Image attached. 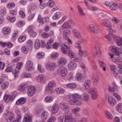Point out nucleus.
I'll use <instances>...</instances> for the list:
<instances>
[{
    "instance_id": "1",
    "label": "nucleus",
    "mask_w": 122,
    "mask_h": 122,
    "mask_svg": "<svg viewBox=\"0 0 122 122\" xmlns=\"http://www.w3.org/2000/svg\"><path fill=\"white\" fill-rule=\"evenodd\" d=\"M69 97L70 99L69 103L71 105H80L81 104V101L79 100L80 99V97L78 94H71L69 96Z\"/></svg>"
},
{
    "instance_id": "2",
    "label": "nucleus",
    "mask_w": 122,
    "mask_h": 122,
    "mask_svg": "<svg viewBox=\"0 0 122 122\" xmlns=\"http://www.w3.org/2000/svg\"><path fill=\"white\" fill-rule=\"evenodd\" d=\"M105 4L107 6L109 7L111 10H114L117 7V4L115 3L106 1L105 3Z\"/></svg>"
},
{
    "instance_id": "3",
    "label": "nucleus",
    "mask_w": 122,
    "mask_h": 122,
    "mask_svg": "<svg viewBox=\"0 0 122 122\" xmlns=\"http://www.w3.org/2000/svg\"><path fill=\"white\" fill-rule=\"evenodd\" d=\"M56 86L55 83L54 82H49L48 86L46 88L45 90L46 91H49L52 93L53 91V88Z\"/></svg>"
},
{
    "instance_id": "4",
    "label": "nucleus",
    "mask_w": 122,
    "mask_h": 122,
    "mask_svg": "<svg viewBox=\"0 0 122 122\" xmlns=\"http://www.w3.org/2000/svg\"><path fill=\"white\" fill-rule=\"evenodd\" d=\"M16 95L15 94H13L11 96L5 94L4 97V99L6 102H8L10 101H12L15 98Z\"/></svg>"
},
{
    "instance_id": "5",
    "label": "nucleus",
    "mask_w": 122,
    "mask_h": 122,
    "mask_svg": "<svg viewBox=\"0 0 122 122\" xmlns=\"http://www.w3.org/2000/svg\"><path fill=\"white\" fill-rule=\"evenodd\" d=\"M76 121V119L73 117L71 113L65 116L64 122H69V121L72 122H75Z\"/></svg>"
},
{
    "instance_id": "6",
    "label": "nucleus",
    "mask_w": 122,
    "mask_h": 122,
    "mask_svg": "<svg viewBox=\"0 0 122 122\" xmlns=\"http://www.w3.org/2000/svg\"><path fill=\"white\" fill-rule=\"evenodd\" d=\"M95 49V50L93 53L94 56L95 57H100L101 53L99 46L98 45H96Z\"/></svg>"
},
{
    "instance_id": "7",
    "label": "nucleus",
    "mask_w": 122,
    "mask_h": 122,
    "mask_svg": "<svg viewBox=\"0 0 122 122\" xmlns=\"http://www.w3.org/2000/svg\"><path fill=\"white\" fill-rule=\"evenodd\" d=\"M35 27L34 26L31 25L28 27V33L32 37H35L36 35V32L33 30V29Z\"/></svg>"
},
{
    "instance_id": "8",
    "label": "nucleus",
    "mask_w": 122,
    "mask_h": 122,
    "mask_svg": "<svg viewBox=\"0 0 122 122\" xmlns=\"http://www.w3.org/2000/svg\"><path fill=\"white\" fill-rule=\"evenodd\" d=\"M45 66L47 70L51 71L54 70L56 67V65L53 63L49 62L46 64Z\"/></svg>"
},
{
    "instance_id": "9",
    "label": "nucleus",
    "mask_w": 122,
    "mask_h": 122,
    "mask_svg": "<svg viewBox=\"0 0 122 122\" xmlns=\"http://www.w3.org/2000/svg\"><path fill=\"white\" fill-rule=\"evenodd\" d=\"M58 74L61 76H65L67 73V70L66 68L64 67H62L59 68L58 70Z\"/></svg>"
},
{
    "instance_id": "10",
    "label": "nucleus",
    "mask_w": 122,
    "mask_h": 122,
    "mask_svg": "<svg viewBox=\"0 0 122 122\" xmlns=\"http://www.w3.org/2000/svg\"><path fill=\"white\" fill-rule=\"evenodd\" d=\"M27 91L28 95L30 97L32 96L35 91V88L34 86H31L28 87Z\"/></svg>"
},
{
    "instance_id": "11",
    "label": "nucleus",
    "mask_w": 122,
    "mask_h": 122,
    "mask_svg": "<svg viewBox=\"0 0 122 122\" xmlns=\"http://www.w3.org/2000/svg\"><path fill=\"white\" fill-rule=\"evenodd\" d=\"M101 25L103 26H105L107 28L111 27L112 25L111 22L108 20H106L101 22Z\"/></svg>"
},
{
    "instance_id": "12",
    "label": "nucleus",
    "mask_w": 122,
    "mask_h": 122,
    "mask_svg": "<svg viewBox=\"0 0 122 122\" xmlns=\"http://www.w3.org/2000/svg\"><path fill=\"white\" fill-rule=\"evenodd\" d=\"M67 45L65 44L64 46L66 47V50L63 47H62L61 48V51L63 54H67L68 51L70 50V47L69 44H67Z\"/></svg>"
},
{
    "instance_id": "13",
    "label": "nucleus",
    "mask_w": 122,
    "mask_h": 122,
    "mask_svg": "<svg viewBox=\"0 0 122 122\" xmlns=\"http://www.w3.org/2000/svg\"><path fill=\"white\" fill-rule=\"evenodd\" d=\"M72 32L74 36L77 38L79 39L81 38V33L77 30L73 29L72 30Z\"/></svg>"
},
{
    "instance_id": "14",
    "label": "nucleus",
    "mask_w": 122,
    "mask_h": 122,
    "mask_svg": "<svg viewBox=\"0 0 122 122\" xmlns=\"http://www.w3.org/2000/svg\"><path fill=\"white\" fill-rule=\"evenodd\" d=\"M70 34V32L69 30H64L63 33V35L64 39L67 40L68 41L70 42L71 40L68 38L67 35Z\"/></svg>"
},
{
    "instance_id": "15",
    "label": "nucleus",
    "mask_w": 122,
    "mask_h": 122,
    "mask_svg": "<svg viewBox=\"0 0 122 122\" xmlns=\"http://www.w3.org/2000/svg\"><path fill=\"white\" fill-rule=\"evenodd\" d=\"M86 41L84 39H81L79 40L77 42H76L75 44V46L76 48L78 49L81 48V46L80 45L81 44Z\"/></svg>"
},
{
    "instance_id": "16",
    "label": "nucleus",
    "mask_w": 122,
    "mask_h": 122,
    "mask_svg": "<svg viewBox=\"0 0 122 122\" xmlns=\"http://www.w3.org/2000/svg\"><path fill=\"white\" fill-rule=\"evenodd\" d=\"M114 40L118 46L122 45V39L120 37H116L114 38Z\"/></svg>"
},
{
    "instance_id": "17",
    "label": "nucleus",
    "mask_w": 122,
    "mask_h": 122,
    "mask_svg": "<svg viewBox=\"0 0 122 122\" xmlns=\"http://www.w3.org/2000/svg\"><path fill=\"white\" fill-rule=\"evenodd\" d=\"M33 66V63L30 61H28L26 62V68L27 70H30L32 68Z\"/></svg>"
},
{
    "instance_id": "18",
    "label": "nucleus",
    "mask_w": 122,
    "mask_h": 122,
    "mask_svg": "<svg viewBox=\"0 0 122 122\" xmlns=\"http://www.w3.org/2000/svg\"><path fill=\"white\" fill-rule=\"evenodd\" d=\"M46 80L45 76L44 75H40L38 77L37 80L38 81L42 83H44Z\"/></svg>"
},
{
    "instance_id": "19",
    "label": "nucleus",
    "mask_w": 122,
    "mask_h": 122,
    "mask_svg": "<svg viewBox=\"0 0 122 122\" xmlns=\"http://www.w3.org/2000/svg\"><path fill=\"white\" fill-rule=\"evenodd\" d=\"M108 100L109 103L112 106H114L116 104V102L115 100L111 97H108Z\"/></svg>"
},
{
    "instance_id": "20",
    "label": "nucleus",
    "mask_w": 122,
    "mask_h": 122,
    "mask_svg": "<svg viewBox=\"0 0 122 122\" xmlns=\"http://www.w3.org/2000/svg\"><path fill=\"white\" fill-rule=\"evenodd\" d=\"M77 65L76 63L71 62L69 63L68 65V68L70 70H73L76 67Z\"/></svg>"
},
{
    "instance_id": "21",
    "label": "nucleus",
    "mask_w": 122,
    "mask_h": 122,
    "mask_svg": "<svg viewBox=\"0 0 122 122\" xmlns=\"http://www.w3.org/2000/svg\"><path fill=\"white\" fill-rule=\"evenodd\" d=\"M112 87H111L110 85L108 86V89L111 92H114L117 89V86L114 83H112Z\"/></svg>"
},
{
    "instance_id": "22",
    "label": "nucleus",
    "mask_w": 122,
    "mask_h": 122,
    "mask_svg": "<svg viewBox=\"0 0 122 122\" xmlns=\"http://www.w3.org/2000/svg\"><path fill=\"white\" fill-rule=\"evenodd\" d=\"M66 63V60L65 58H61L59 60L58 65L60 66H64Z\"/></svg>"
},
{
    "instance_id": "23",
    "label": "nucleus",
    "mask_w": 122,
    "mask_h": 122,
    "mask_svg": "<svg viewBox=\"0 0 122 122\" xmlns=\"http://www.w3.org/2000/svg\"><path fill=\"white\" fill-rule=\"evenodd\" d=\"M59 110L58 106L57 104H55L53 105L52 108V112L53 113H56Z\"/></svg>"
},
{
    "instance_id": "24",
    "label": "nucleus",
    "mask_w": 122,
    "mask_h": 122,
    "mask_svg": "<svg viewBox=\"0 0 122 122\" xmlns=\"http://www.w3.org/2000/svg\"><path fill=\"white\" fill-rule=\"evenodd\" d=\"M59 106L63 110H65L68 108V106L66 103L63 102H61Z\"/></svg>"
},
{
    "instance_id": "25",
    "label": "nucleus",
    "mask_w": 122,
    "mask_h": 122,
    "mask_svg": "<svg viewBox=\"0 0 122 122\" xmlns=\"http://www.w3.org/2000/svg\"><path fill=\"white\" fill-rule=\"evenodd\" d=\"M7 122H17L16 120H15V118L14 115L12 114L7 119Z\"/></svg>"
},
{
    "instance_id": "26",
    "label": "nucleus",
    "mask_w": 122,
    "mask_h": 122,
    "mask_svg": "<svg viewBox=\"0 0 122 122\" xmlns=\"http://www.w3.org/2000/svg\"><path fill=\"white\" fill-rule=\"evenodd\" d=\"M26 102V99L24 97H22L17 100L16 102L17 105L19 104H24Z\"/></svg>"
},
{
    "instance_id": "27",
    "label": "nucleus",
    "mask_w": 122,
    "mask_h": 122,
    "mask_svg": "<svg viewBox=\"0 0 122 122\" xmlns=\"http://www.w3.org/2000/svg\"><path fill=\"white\" fill-rule=\"evenodd\" d=\"M15 112L17 115L16 117V120L18 122H19L21 120V116L20 115V112L19 110L17 109L15 110Z\"/></svg>"
},
{
    "instance_id": "28",
    "label": "nucleus",
    "mask_w": 122,
    "mask_h": 122,
    "mask_svg": "<svg viewBox=\"0 0 122 122\" xmlns=\"http://www.w3.org/2000/svg\"><path fill=\"white\" fill-rule=\"evenodd\" d=\"M113 61L115 63L118 64H122V59L119 57L113 60Z\"/></svg>"
},
{
    "instance_id": "29",
    "label": "nucleus",
    "mask_w": 122,
    "mask_h": 122,
    "mask_svg": "<svg viewBox=\"0 0 122 122\" xmlns=\"http://www.w3.org/2000/svg\"><path fill=\"white\" fill-rule=\"evenodd\" d=\"M11 31L10 28L9 27L4 28L2 30L3 33L5 34H8L10 33Z\"/></svg>"
},
{
    "instance_id": "30",
    "label": "nucleus",
    "mask_w": 122,
    "mask_h": 122,
    "mask_svg": "<svg viewBox=\"0 0 122 122\" xmlns=\"http://www.w3.org/2000/svg\"><path fill=\"white\" fill-rule=\"evenodd\" d=\"M77 7L78 10V11L80 15L83 16H85V14L81 7L79 5H78L77 6Z\"/></svg>"
},
{
    "instance_id": "31",
    "label": "nucleus",
    "mask_w": 122,
    "mask_h": 122,
    "mask_svg": "<svg viewBox=\"0 0 122 122\" xmlns=\"http://www.w3.org/2000/svg\"><path fill=\"white\" fill-rule=\"evenodd\" d=\"M98 77L97 74H94L92 75V80L94 82H97L98 81Z\"/></svg>"
},
{
    "instance_id": "32",
    "label": "nucleus",
    "mask_w": 122,
    "mask_h": 122,
    "mask_svg": "<svg viewBox=\"0 0 122 122\" xmlns=\"http://www.w3.org/2000/svg\"><path fill=\"white\" fill-rule=\"evenodd\" d=\"M53 42V40L51 39H50L48 41L46 45V47L47 48L49 49L51 48L52 47L51 44Z\"/></svg>"
},
{
    "instance_id": "33",
    "label": "nucleus",
    "mask_w": 122,
    "mask_h": 122,
    "mask_svg": "<svg viewBox=\"0 0 122 122\" xmlns=\"http://www.w3.org/2000/svg\"><path fill=\"white\" fill-rule=\"evenodd\" d=\"M90 85V80H86L85 82L84 85L85 89H87L89 88Z\"/></svg>"
},
{
    "instance_id": "34",
    "label": "nucleus",
    "mask_w": 122,
    "mask_h": 122,
    "mask_svg": "<svg viewBox=\"0 0 122 122\" xmlns=\"http://www.w3.org/2000/svg\"><path fill=\"white\" fill-rule=\"evenodd\" d=\"M48 115V113L47 112H45L44 110L41 115V117L43 118V119L45 121Z\"/></svg>"
},
{
    "instance_id": "35",
    "label": "nucleus",
    "mask_w": 122,
    "mask_h": 122,
    "mask_svg": "<svg viewBox=\"0 0 122 122\" xmlns=\"http://www.w3.org/2000/svg\"><path fill=\"white\" fill-rule=\"evenodd\" d=\"M120 51L121 50L120 48L118 47H117L116 48L115 50L113 52L115 55L117 56H119L121 54Z\"/></svg>"
},
{
    "instance_id": "36",
    "label": "nucleus",
    "mask_w": 122,
    "mask_h": 122,
    "mask_svg": "<svg viewBox=\"0 0 122 122\" xmlns=\"http://www.w3.org/2000/svg\"><path fill=\"white\" fill-rule=\"evenodd\" d=\"M82 97L83 100L85 101H87L89 98L88 95L86 93L83 94Z\"/></svg>"
},
{
    "instance_id": "37",
    "label": "nucleus",
    "mask_w": 122,
    "mask_h": 122,
    "mask_svg": "<svg viewBox=\"0 0 122 122\" xmlns=\"http://www.w3.org/2000/svg\"><path fill=\"white\" fill-rule=\"evenodd\" d=\"M9 85L8 82L5 81L1 85V88L3 90H5L7 88Z\"/></svg>"
},
{
    "instance_id": "38",
    "label": "nucleus",
    "mask_w": 122,
    "mask_h": 122,
    "mask_svg": "<svg viewBox=\"0 0 122 122\" xmlns=\"http://www.w3.org/2000/svg\"><path fill=\"white\" fill-rule=\"evenodd\" d=\"M26 88L25 85L24 84H23L19 86L18 89L20 91H23L25 90Z\"/></svg>"
},
{
    "instance_id": "39",
    "label": "nucleus",
    "mask_w": 122,
    "mask_h": 122,
    "mask_svg": "<svg viewBox=\"0 0 122 122\" xmlns=\"http://www.w3.org/2000/svg\"><path fill=\"white\" fill-rule=\"evenodd\" d=\"M116 109L117 111L119 112H122V104L119 103L117 105Z\"/></svg>"
},
{
    "instance_id": "40",
    "label": "nucleus",
    "mask_w": 122,
    "mask_h": 122,
    "mask_svg": "<svg viewBox=\"0 0 122 122\" xmlns=\"http://www.w3.org/2000/svg\"><path fill=\"white\" fill-rule=\"evenodd\" d=\"M45 100L47 102H50L53 100V97L50 96H47L45 98Z\"/></svg>"
},
{
    "instance_id": "41",
    "label": "nucleus",
    "mask_w": 122,
    "mask_h": 122,
    "mask_svg": "<svg viewBox=\"0 0 122 122\" xmlns=\"http://www.w3.org/2000/svg\"><path fill=\"white\" fill-rule=\"evenodd\" d=\"M41 45L39 40L38 39H36L35 45V48L37 49H38L40 47Z\"/></svg>"
},
{
    "instance_id": "42",
    "label": "nucleus",
    "mask_w": 122,
    "mask_h": 122,
    "mask_svg": "<svg viewBox=\"0 0 122 122\" xmlns=\"http://www.w3.org/2000/svg\"><path fill=\"white\" fill-rule=\"evenodd\" d=\"M56 91L58 94H62L64 92L65 90L64 89L61 88H57L56 89Z\"/></svg>"
},
{
    "instance_id": "43",
    "label": "nucleus",
    "mask_w": 122,
    "mask_h": 122,
    "mask_svg": "<svg viewBox=\"0 0 122 122\" xmlns=\"http://www.w3.org/2000/svg\"><path fill=\"white\" fill-rule=\"evenodd\" d=\"M105 113L106 116L108 119L111 120L112 119L113 116L108 111H106L105 112Z\"/></svg>"
},
{
    "instance_id": "44",
    "label": "nucleus",
    "mask_w": 122,
    "mask_h": 122,
    "mask_svg": "<svg viewBox=\"0 0 122 122\" xmlns=\"http://www.w3.org/2000/svg\"><path fill=\"white\" fill-rule=\"evenodd\" d=\"M88 93L91 94L92 95L97 94L96 90L93 88H91L88 91Z\"/></svg>"
},
{
    "instance_id": "45",
    "label": "nucleus",
    "mask_w": 122,
    "mask_h": 122,
    "mask_svg": "<svg viewBox=\"0 0 122 122\" xmlns=\"http://www.w3.org/2000/svg\"><path fill=\"white\" fill-rule=\"evenodd\" d=\"M61 15L60 12H57L52 17L53 19L54 20L58 19L60 16Z\"/></svg>"
},
{
    "instance_id": "46",
    "label": "nucleus",
    "mask_w": 122,
    "mask_h": 122,
    "mask_svg": "<svg viewBox=\"0 0 122 122\" xmlns=\"http://www.w3.org/2000/svg\"><path fill=\"white\" fill-rule=\"evenodd\" d=\"M66 86L69 88H74L76 87V85L75 83H71L67 84Z\"/></svg>"
},
{
    "instance_id": "47",
    "label": "nucleus",
    "mask_w": 122,
    "mask_h": 122,
    "mask_svg": "<svg viewBox=\"0 0 122 122\" xmlns=\"http://www.w3.org/2000/svg\"><path fill=\"white\" fill-rule=\"evenodd\" d=\"M15 6V4L13 2H10L8 3L6 7L8 8H11L14 7Z\"/></svg>"
},
{
    "instance_id": "48",
    "label": "nucleus",
    "mask_w": 122,
    "mask_h": 122,
    "mask_svg": "<svg viewBox=\"0 0 122 122\" xmlns=\"http://www.w3.org/2000/svg\"><path fill=\"white\" fill-rule=\"evenodd\" d=\"M82 76V74L80 73H78L76 75L75 78L77 81L81 80Z\"/></svg>"
},
{
    "instance_id": "49",
    "label": "nucleus",
    "mask_w": 122,
    "mask_h": 122,
    "mask_svg": "<svg viewBox=\"0 0 122 122\" xmlns=\"http://www.w3.org/2000/svg\"><path fill=\"white\" fill-rule=\"evenodd\" d=\"M95 26V25L93 24L89 25L87 27L89 31L92 32L94 30L93 29Z\"/></svg>"
},
{
    "instance_id": "50",
    "label": "nucleus",
    "mask_w": 122,
    "mask_h": 122,
    "mask_svg": "<svg viewBox=\"0 0 122 122\" xmlns=\"http://www.w3.org/2000/svg\"><path fill=\"white\" fill-rule=\"evenodd\" d=\"M80 109L78 107H76L74 108L72 110V112L74 114H75L80 112Z\"/></svg>"
},
{
    "instance_id": "51",
    "label": "nucleus",
    "mask_w": 122,
    "mask_h": 122,
    "mask_svg": "<svg viewBox=\"0 0 122 122\" xmlns=\"http://www.w3.org/2000/svg\"><path fill=\"white\" fill-rule=\"evenodd\" d=\"M48 4L49 7H52L54 6L55 4L54 2L52 0H49L48 2Z\"/></svg>"
},
{
    "instance_id": "52",
    "label": "nucleus",
    "mask_w": 122,
    "mask_h": 122,
    "mask_svg": "<svg viewBox=\"0 0 122 122\" xmlns=\"http://www.w3.org/2000/svg\"><path fill=\"white\" fill-rule=\"evenodd\" d=\"M70 27L67 22H66L62 26V27L63 29H68Z\"/></svg>"
},
{
    "instance_id": "53",
    "label": "nucleus",
    "mask_w": 122,
    "mask_h": 122,
    "mask_svg": "<svg viewBox=\"0 0 122 122\" xmlns=\"http://www.w3.org/2000/svg\"><path fill=\"white\" fill-rule=\"evenodd\" d=\"M44 54L43 53L38 52L37 54V56L39 59H42L44 57Z\"/></svg>"
},
{
    "instance_id": "54",
    "label": "nucleus",
    "mask_w": 122,
    "mask_h": 122,
    "mask_svg": "<svg viewBox=\"0 0 122 122\" xmlns=\"http://www.w3.org/2000/svg\"><path fill=\"white\" fill-rule=\"evenodd\" d=\"M27 46L28 47H30L32 48V42L31 40L28 41L27 42Z\"/></svg>"
},
{
    "instance_id": "55",
    "label": "nucleus",
    "mask_w": 122,
    "mask_h": 122,
    "mask_svg": "<svg viewBox=\"0 0 122 122\" xmlns=\"http://www.w3.org/2000/svg\"><path fill=\"white\" fill-rule=\"evenodd\" d=\"M112 20L113 22L115 24H117L119 22V20L116 17H113L112 18Z\"/></svg>"
},
{
    "instance_id": "56",
    "label": "nucleus",
    "mask_w": 122,
    "mask_h": 122,
    "mask_svg": "<svg viewBox=\"0 0 122 122\" xmlns=\"http://www.w3.org/2000/svg\"><path fill=\"white\" fill-rule=\"evenodd\" d=\"M68 52H69L68 55L70 57L72 58L74 57L75 55L74 53L72 51L70 50L68 51Z\"/></svg>"
},
{
    "instance_id": "57",
    "label": "nucleus",
    "mask_w": 122,
    "mask_h": 122,
    "mask_svg": "<svg viewBox=\"0 0 122 122\" xmlns=\"http://www.w3.org/2000/svg\"><path fill=\"white\" fill-rule=\"evenodd\" d=\"M110 69L112 72H114L116 70V66L114 65H111L110 67Z\"/></svg>"
},
{
    "instance_id": "58",
    "label": "nucleus",
    "mask_w": 122,
    "mask_h": 122,
    "mask_svg": "<svg viewBox=\"0 0 122 122\" xmlns=\"http://www.w3.org/2000/svg\"><path fill=\"white\" fill-rule=\"evenodd\" d=\"M6 13V9L5 8H3L0 10V13L2 16L4 15Z\"/></svg>"
},
{
    "instance_id": "59",
    "label": "nucleus",
    "mask_w": 122,
    "mask_h": 122,
    "mask_svg": "<svg viewBox=\"0 0 122 122\" xmlns=\"http://www.w3.org/2000/svg\"><path fill=\"white\" fill-rule=\"evenodd\" d=\"M23 63L22 62H20L18 63L17 65L16 68L15 69H17L18 70L20 69L22 66Z\"/></svg>"
},
{
    "instance_id": "60",
    "label": "nucleus",
    "mask_w": 122,
    "mask_h": 122,
    "mask_svg": "<svg viewBox=\"0 0 122 122\" xmlns=\"http://www.w3.org/2000/svg\"><path fill=\"white\" fill-rule=\"evenodd\" d=\"M22 51L24 53H26L28 52V50L26 48L25 46H23L21 48Z\"/></svg>"
},
{
    "instance_id": "61",
    "label": "nucleus",
    "mask_w": 122,
    "mask_h": 122,
    "mask_svg": "<svg viewBox=\"0 0 122 122\" xmlns=\"http://www.w3.org/2000/svg\"><path fill=\"white\" fill-rule=\"evenodd\" d=\"M117 47L114 46H110L109 47V49L111 51L113 52L115 50L116 48Z\"/></svg>"
},
{
    "instance_id": "62",
    "label": "nucleus",
    "mask_w": 122,
    "mask_h": 122,
    "mask_svg": "<svg viewBox=\"0 0 122 122\" xmlns=\"http://www.w3.org/2000/svg\"><path fill=\"white\" fill-rule=\"evenodd\" d=\"M19 71H17L16 69H15L14 72H13V73L14 74V76L15 78H17L18 76Z\"/></svg>"
},
{
    "instance_id": "63",
    "label": "nucleus",
    "mask_w": 122,
    "mask_h": 122,
    "mask_svg": "<svg viewBox=\"0 0 122 122\" xmlns=\"http://www.w3.org/2000/svg\"><path fill=\"white\" fill-rule=\"evenodd\" d=\"M26 37L25 36H23L18 39V40L19 42H22L25 41L26 39Z\"/></svg>"
},
{
    "instance_id": "64",
    "label": "nucleus",
    "mask_w": 122,
    "mask_h": 122,
    "mask_svg": "<svg viewBox=\"0 0 122 122\" xmlns=\"http://www.w3.org/2000/svg\"><path fill=\"white\" fill-rule=\"evenodd\" d=\"M92 32L93 33L95 34H97L99 32V30L95 26L94 29H93Z\"/></svg>"
}]
</instances>
